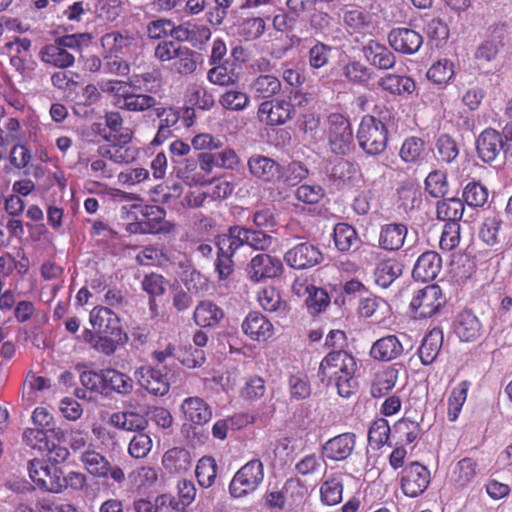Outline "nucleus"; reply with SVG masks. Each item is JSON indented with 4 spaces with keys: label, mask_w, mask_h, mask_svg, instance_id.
Wrapping results in <instances>:
<instances>
[{
    "label": "nucleus",
    "mask_w": 512,
    "mask_h": 512,
    "mask_svg": "<svg viewBox=\"0 0 512 512\" xmlns=\"http://www.w3.org/2000/svg\"><path fill=\"white\" fill-rule=\"evenodd\" d=\"M357 370V360L352 353L345 349L331 350L319 364L318 378L326 385L333 384L340 397L349 398L359 387Z\"/></svg>",
    "instance_id": "f257e3e1"
},
{
    "label": "nucleus",
    "mask_w": 512,
    "mask_h": 512,
    "mask_svg": "<svg viewBox=\"0 0 512 512\" xmlns=\"http://www.w3.org/2000/svg\"><path fill=\"white\" fill-rule=\"evenodd\" d=\"M357 140L365 153L379 155L386 149L388 129L381 120L372 115H365L358 127Z\"/></svg>",
    "instance_id": "f03ea898"
},
{
    "label": "nucleus",
    "mask_w": 512,
    "mask_h": 512,
    "mask_svg": "<svg viewBox=\"0 0 512 512\" xmlns=\"http://www.w3.org/2000/svg\"><path fill=\"white\" fill-rule=\"evenodd\" d=\"M446 302V297L440 286L430 284L414 293L409 308L413 318L427 319L439 314Z\"/></svg>",
    "instance_id": "7ed1b4c3"
},
{
    "label": "nucleus",
    "mask_w": 512,
    "mask_h": 512,
    "mask_svg": "<svg viewBox=\"0 0 512 512\" xmlns=\"http://www.w3.org/2000/svg\"><path fill=\"white\" fill-rule=\"evenodd\" d=\"M263 480V462L258 458L252 459L234 474L229 484V493L234 498L245 497L256 491Z\"/></svg>",
    "instance_id": "20e7f679"
},
{
    "label": "nucleus",
    "mask_w": 512,
    "mask_h": 512,
    "mask_svg": "<svg viewBox=\"0 0 512 512\" xmlns=\"http://www.w3.org/2000/svg\"><path fill=\"white\" fill-rule=\"evenodd\" d=\"M133 131L125 128L120 134L113 136L111 144L100 146L98 153L117 164H130L139 156V150L132 143Z\"/></svg>",
    "instance_id": "39448f33"
},
{
    "label": "nucleus",
    "mask_w": 512,
    "mask_h": 512,
    "mask_svg": "<svg viewBox=\"0 0 512 512\" xmlns=\"http://www.w3.org/2000/svg\"><path fill=\"white\" fill-rule=\"evenodd\" d=\"M328 141L331 150L338 155L347 154L353 143V131L349 120L340 113L328 117Z\"/></svg>",
    "instance_id": "423d86ee"
},
{
    "label": "nucleus",
    "mask_w": 512,
    "mask_h": 512,
    "mask_svg": "<svg viewBox=\"0 0 512 512\" xmlns=\"http://www.w3.org/2000/svg\"><path fill=\"white\" fill-rule=\"evenodd\" d=\"M430 482L429 469L418 461L409 463L401 472L400 488L407 497L415 498L422 495Z\"/></svg>",
    "instance_id": "0eeeda50"
},
{
    "label": "nucleus",
    "mask_w": 512,
    "mask_h": 512,
    "mask_svg": "<svg viewBox=\"0 0 512 512\" xmlns=\"http://www.w3.org/2000/svg\"><path fill=\"white\" fill-rule=\"evenodd\" d=\"M79 460L87 473L93 477L107 478L110 475V477L118 483H121L125 479L124 472L120 467H112L109 460L104 455L91 447L81 452Z\"/></svg>",
    "instance_id": "6e6552de"
},
{
    "label": "nucleus",
    "mask_w": 512,
    "mask_h": 512,
    "mask_svg": "<svg viewBox=\"0 0 512 512\" xmlns=\"http://www.w3.org/2000/svg\"><path fill=\"white\" fill-rule=\"evenodd\" d=\"M283 271L282 261L267 253L255 255L246 267L247 278L253 283L280 277Z\"/></svg>",
    "instance_id": "1a4fd4ad"
},
{
    "label": "nucleus",
    "mask_w": 512,
    "mask_h": 512,
    "mask_svg": "<svg viewBox=\"0 0 512 512\" xmlns=\"http://www.w3.org/2000/svg\"><path fill=\"white\" fill-rule=\"evenodd\" d=\"M283 259L289 267L305 270L319 265L323 261V254L314 244L301 242L288 249Z\"/></svg>",
    "instance_id": "9d476101"
},
{
    "label": "nucleus",
    "mask_w": 512,
    "mask_h": 512,
    "mask_svg": "<svg viewBox=\"0 0 512 512\" xmlns=\"http://www.w3.org/2000/svg\"><path fill=\"white\" fill-rule=\"evenodd\" d=\"M138 38L128 30H113L100 38L103 53L108 57L130 55L137 47Z\"/></svg>",
    "instance_id": "9b49d317"
},
{
    "label": "nucleus",
    "mask_w": 512,
    "mask_h": 512,
    "mask_svg": "<svg viewBox=\"0 0 512 512\" xmlns=\"http://www.w3.org/2000/svg\"><path fill=\"white\" fill-rule=\"evenodd\" d=\"M250 174L263 183L278 184L284 177V166L261 154H254L247 162Z\"/></svg>",
    "instance_id": "f8f14e48"
},
{
    "label": "nucleus",
    "mask_w": 512,
    "mask_h": 512,
    "mask_svg": "<svg viewBox=\"0 0 512 512\" xmlns=\"http://www.w3.org/2000/svg\"><path fill=\"white\" fill-rule=\"evenodd\" d=\"M293 113V104L285 99L263 101L257 111L259 120L269 126L285 124L292 118Z\"/></svg>",
    "instance_id": "ddd939ff"
},
{
    "label": "nucleus",
    "mask_w": 512,
    "mask_h": 512,
    "mask_svg": "<svg viewBox=\"0 0 512 512\" xmlns=\"http://www.w3.org/2000/svg\"><path fill=\"white\" fill-rule=\"evenodd\" d=\"M97 332L101 336L99 337L97 352L106 356L114 354L119 346L128 342V335L123 330L117 314L109 321V324H105Z\"/></svg>",
    "instance_id": "4468645a"
},
{
    "label": "nucleus",
    "mask_w": 512,
    "mask_h": 512,
    "mask_svg": "<svg viewBox=\"0 0 512 512\" xmlns=\"http://www.w3.org/2000/svg\"><path fill=\"white\" fill-rule=\"evenodd\" d=\"M141 218L135 223L137 230L146 234H157L168 232L167 222L165 221L166 212L163 208L156 205H134Z\"/></svg>",
    "instance_id": "2eb2a0df"
},
{
    "label": "nucleus",
    "mask_w": 512,
    "mask_h": 512,
    "mask_svg": "<svg viewBox=\"0 0 512 512\" xmlns=\"http://www.w3.org/2000/svg\"><path fill=\"white\" fill-rule=\"evenodd\" d=\"M388 43L394 51L404 55H412L422 47L423 36L414 29L397 27L388 33Z\"/></svg>",
    "instance_id": "dca6fc26"
},
{
    "label": "nucleus",
    "mask_w": 512,
    "mask_h": 512,
    "mask_svg": "<svg viewBox=\"0 0 512 512\" xmlns=\"http://www.w3.org/2000/svg\"><path fill=\"white\" fill-rule=\"evenodd\" d=\"M356 445V435L345 432L328 439L321 447L322 457L330 461L340 462L348 459Z\"/></svg>",
    "instance_id": "f3484780"
},
{
    "label": "nucleus",
    "mask_w": 512,
    "mask_h": 512,
    "mask_svg": "<svg viewBox=\"0 0 512 512\" xmlns=\"http://www.w3.org/2000/svg\"><path fill=\"white\" fill-rule=\"evenodd\" d=\"M134 375L138 384L151 395L164 396L169 392L170 383L167 375L152 366H141Z\"/></svg>",
    "instance_id": "a211bd4d"
},
{
    "label": "nucleus",
    "mask_w": 512,
    "mask_h": 512,
    "mask_svg": "<svg viewBox=\"0 0 512 512\" xmlns=\"http://www.w3.org/2000/svg\"><path fill=\"white\" fill-rule=\"evenodd\" d=\"M403 354V343L395 334H388L377 339L369 350V356L378 362H391Z\"/></svg>",
    "instance_id": "6ab92c4d"
},
{
    "label": "nucleus",
    "mask_w": 512,
    "mask_h": 512,
    "mask_svg": "<svg viewBox=\"0 0 512 512\" xmlns=\"http://www.w3.org/2000/svg\"><path fill=\"white\" fill-rule=\"evenodd\" d=\"M29 477L34 485L43 492L56 494V491L50 489L51 483L63 474L61 468H51L44 464L41 459L34 458L28 462Z\"/></svg>",
    "instance_id": "aec40b11"
},
{
    "label": "nucleus",
    "mask_w": 512,
    "mask_h": 512,
    "mask_svg": "<svg viewBox=\"0 0 512 512\" xmlns=\"http://www.w3.org/2000/svg\"><path fill=\"white\" fill-rule=\"evenodd\" d=\"M243 333L252 341L266 342L274 334V326L262 313H248L241 325Z\"/></svg>",
    "instance_id": "412c9836"
},
{
    "label": "nucleus",
    "mask_w": 512,
    "mask_h": 512,
    "mask_svg": "<svg viewBox=\"0 0 512 512\" xmlns=\"http://www.w3.org/2000/svg\"><path fill=\"white\" fill-rule=\"evenodd\" d=\"M407 235L408 227L404 223L382 224L379 230L378 246L387 252H397L404 246Z\"/></svg>",
    "instance_id": "4be33fe9"
},
{
    "label": "nucleus",
    "mask_w": 512,
    "mask_h": 512,
    "mask_svg": "<svg viewBox=\"0 0 512 512\" xmlns=\"http://www.w3.org/2000/svg\"><path fill=\"white\" fill-rule=\"evenodd\" d=\"M478 157L485 163L493 162L501 151L504 152L503 137L493 128L483 130L476 141Z\"/></svg>",
    "instance_id": "5701e85b"
},
{
    "label": "nucleus",
    "mask_w": 512,
    "mask_h": 512,
    "mask_svg": "<svg viewBox=\"0 0 512 512\" xmlns=\"http://www.w3.org/2000/svg\"><path fill=\"white\" fill-rule=\"evenodd\" d=\"M489 39L480 43L475 51V59L482 62H491L496 59L499 48L504 45L507 36L504 24H495L489 27Z\"/></svg>",
    "instance_id": "b1692460"
},
{
    "label": "nucleus",
    "mask_w": 512,
    "mask_h": 512,
    "mask_svg": "<svg viewBox=\"0 0 512 512\" xmlns=\"http://www.w3.org/2000/svg\"><path fill=\"white\" fill-rule=\"evenodd\" d=\"M453 327L462 342H474L483 332L481 321L470 309H464L456 316Z\"/></svg>",
    "instance_id": "393cba45"
},
{
    "label": "nucleus",
    "mask_w": 512,
    "mask_h": 512,
    "mask_svg": "<svg viewBox=\"0 0 512 512\" xmlns=\"http://www.w3.org/2000/svg\"><path fill=\"white\" fill-rule=\"evenodd\" d=\"M343 23L346 30L351 34L365 36L373 29V15L365 9L353 6L343 13Z\"/></svg>",
    "instance_id": "a878e982"
},
{
    "label": "nucleus",
    "mask_w": 512,
    "mask_h": 512,
    "mask_svg": "<svg viewBox=\"0 0 512 512\" xmlns=\"http://www.w3.org/2000/svg\"><path fill=\"white\" fill-rule=\"evenodd\" d=\"M442 268V259L435 251L422 253L412 270V276L417 281L428 282L434 280Z\"/></svg>",
    "instance_id": "bb28decb"
},
{
    "label": "nucleus",
    "mask_w": 512,
    "mask_h": 512,
    "mask_svg": "<svg viewBox=\"0 0 512 512\" xmlns=\"http://www.w3.org/2000/svg\"><path fill=\"white\" fill-rule=\"evenodd\" d=\"M343 491V474L341 472L331 473L320 484V501L325 506H336L343 500Z\"/></svg>",
    "instance_id": "cd10ccee"
},
{
    "label": "nucleus",
    "mask_w": 512,
    "mask_h": 512,
    "mask_svg": "<svg viewBox=\"0 0 512 512\" xmlns=\"http://www.w3.org/2000/svg\"><path fill=\"white\" fill-rule=\"evenodd\" d=\"M480 473L478 461L473 457H464L456 463L451 479L455 487L465 488L474 483Z\"/></svg>",
    "instance_id": "c85d7f7f"
},
{
    "label": "nucleus",
    "mask_w": 512,
    "mask_h": 512,
    "mask_svg": "<svg viewBox=\"0 0 512 512\" xmlns=\"http://www.w3.org/2000/svg\"><path fill=\"white\" fill-rule=\"evenodd\" d=\"M363 51L370 64L378 69L388 70L396 64L394 53L378 41L370 40Z\"/></svg>",
    "instance_id": "c756f323"
},
{
    "label": "nucleus",
    "mask_w": 512,
    "mask_h": 512,
    "mask_svg": "<svg viewBox=\"0 0 512 512\" xmlns=\"http://www.w3.org/2000/svg\"><path fill=\"white\" fill-rule=\"evenodd\" d=\"M443 339V331L440 328H433L424 336L417 351L423 365L428 366L436 360L442 347Z\"/></svg>",
    "instance_id": "7c9ffc66"
},
{
    "label": "nucleus",
    "mask_w": 512,
    "mask_h": 512,
    "mask_svg": "<svg viewBox=\"0 0 512 512\" xmlns=\"http://www.w3.org/2000/svg\"><path fill=\"white\" fill-rule=\"evenodd\" d=\"M103 376V394L108 395L111 392L126 395L133 390V380L127 374L116 369H102Z\"/></svg>",
    "instance_id": "2f4dec72"
},
{
    "label": "nucleus",
    "mask_w": 512,
    "mask_h": 512,
    "mask_svg": "<svg viewBox=\"0 0 512 512\" xmlns=\"http://www.w3.org/2000/svg\"><path fill=\"white\" fill-rule=\"evenodd\" d=\"M222 308L210 300L200 301L194 309L193 320L202 328L215 327L224 318Z\"/></svg>",
    "instance_id": "473e14b6"
},
{
    "label": "nucleus",
    "mask_w": 512,
    "mask_h": 512,
    "mask_svg": "<svg viewBox=\"0 0 512 512\" xmlns=\"http://www.w3.org/2000/svg\"><path fill=\"white\" fill-rule=\"evenodd\" d=\"M162 465L169 474H181L192 467V457L185 448L174 447L164 453Z\"/></svg>",
    "instance_id": "72a5a7b5"
},
{
    "label": "nucleus",
    "mask_w": 512,
    "mask_h": 512,
    "mask_svg": "<svg viewBox=\"0 0 512 512\" xmlns=\"http://www.w3.org/2000/svg\"><path fill=\"white\" fill-rule=\"evenodd\" d=\"M181 409L185 419L196 425H203L212 417L211 407L199 397L186 398L181 405Z\"/></svg>",
    "instance_id": "f704fd0d"
},
{
    "label": "nucleus",
    "mask_w": 512,
    "mask_h": 512,
    "mask_svg": "<svg viewBox=\"0 0 512 512\" xmlns=\"http://www.w3.org/2000/svg\"><path fill=\"white\" fill-rule=\"evenodd\" d=\"M235 34L244 41H255L266 31V21L262 17L251 16L240 18L234 25Z\"/></svg>",
    "instance_id": "c9c22d12"
},
{
    "label": "nucleus",
    "mask_w": 512,
    "mask_h": 512,
    "mask_svg": "<svg viewBox=\"0 0 512 512\" xmlns=\"http://www.w3.org/2000/svg\"><path fill=\"white\" fill-rule=\"evenodd\" d=\"M200 59V53L188 46L181 45L173 58L172 70L181 76L191 75L197 70Z\"/></svg>",
    "instance_id": "e433bc0d"
},
{
    "label": "nucleus",
    "mask_w": 512,
    "mask_h": 512,
    "mask_svg": "<svg viewBox=\"0 0 512 512\" xmlns=\"http://www.w3.org/2000/svg\"><path fill=\"white\" fill-rule=\"evenodd\" d=\"M401 274V263L395 258H387L377 263L374 280L379 287L388 288Z\"/></svg>",
    "instance_id": "4c0bfd02"
},
{
    "label": "nucleus",
    "mask_w": 512,
    "mask_h": 512,
    "mask_svg": "<svg viewBox=\"0 0 512 512\" xmlns=\"http://www.w3.org/2000/svg\"><path fill=\"white\" fill-rule=\"evenodd\" d=\"M281 81L271 74H261L250 84V91L255 99H269L281 91Z\"/></svg>",
    "instance_id": "58836bf2"
},
{
    "label": "nucleus",
    "mask_w": 512,
    "mask_h": 512,
    "mask_svg": "<svg viewBox=\"0 0 512 512\" xmlns=\"http://www.w3.org/2000/svg\"><path fill=\"white\" fill-rule=\"evenodd\" d=\"M32 154L26 143L16 142L10 149L4 172L15 173L25 169L31 162Z\"/></svg>",
    "instance_id": "ea45409f"
},
{
    "label": "nucleus",
    "mask_w": 512,
    "mask_h": 512,
    "mask_svg": "<svg viewBox=\"0 0 512 512\" xmlns=\"http://www.w3.org/2000/svg\"><path fill=\"white\" fill-rule=\"evenodd\" d=\"M212 66L207 72V79L210 83L219 86H230L237 81L238 74L235 72L233 62L226 60Z\"/></svg>",
    "instance_id": "a19ab883"
},
{
    "label": "nucleus",
    "mask_w": 512,
    "mask_h": 512,
    "mask_svg": "<svg viewBox=\"0 0 512 512\" xmlns=\"http://www.w3.org/2000/svg\"><path fill=\"white\" fill-rule=\"evenodd\" d=\"M379 86L394 95L412 94L416 89L415 81L408 76L387 74L379 80Z\"/></svg>",
    "instance_id": "79ce46f5"
},
{
    "label": "nucleus",
    "mask_w": 512,
    "mask_h": 512,
    "mask_svg": "<svg viewBox=\"0 0 512 512\" xmlns=\"http://www.w3.org/2000/svg\"><path fill=\"white\" fill-rule=\"evenodd\" d=\"M156 99L148 94L134 93L127 91L122 97L121 102L118 101L117 108L129 112H145L156 105Z\"/></svg>",
    "instance_id": "37998d69"
},
{
    "label": "nucleus",
    "mask_w": 512,
    "mask_h": 512,
    "mask_svg": "<svg viewBox=\"0 0 512 512\" xmlns=\"http://www.w3.org/2000/svg\"><path fill=\"white\" fill-rule=\"evenodd\" d=\"M470 386V381L463 380L452 389L447 403V418L450 422H455L458 419L466 402Z\"/></svg>",
    "instance_id": "c03bdc74"
},
{
    "label": "nucleus",
    "mask_w": 512,
    "mask_h": 512,
    "mask_svg": "<svg viewBox=\"0 0 512 512\" xmlns=\"http://www.w3.org/2000/svg\"><path fill=\"white\" fill-rule=\"evenodd\" d=\"M248 239V228L241 225H234L228 228L226 234L218 238L217 245H221V249L227 247L230 252L235 254L239 249L247 246Z\"/></svg>",
    "instance_id": "a18cd8bd"
},
{
    "label": "nucleus",
    "mask_w": 512,
    "mask_h": 512,
    "mask_svg": "<svg viewBox=\"0 0 512 512\" xmlns=\"http://www.w3.org/2000/svg\"><path fill=\"white\" fill-rule=\"evenodd\" d=\"M454 74V63L449 59H440L430 66L426 77L439 88H445Z\"/></svg>",
    "instance_id": "49530a36"
},
{
    "label": "nucleus",
    "mask_w": 512,
    "mask_h": 512,
    "mask_svg": "<svg viewBox=\"0 0 512 512\" xmlns=\"http://www.w3.org/2000/svg\"><path fill=\"white\" fill-rule=\"evenodd\" d=\"M41 59L47 64L62 69L72 66L75 62L74 55L58 46L55 42L42 49Z\"/></svg>",
    "instance_id": "de8ad7c7"
},
{
    "label": "nucleus",
    "mask_w": 512,
    "mask_h": 512,
    "mask_svg": "<svg viewBox=\"0 0 512 512\" xmlns=\"http://www.w3.org/2000/svg\"><path fill=\"white\" fill-rule=\"evenodd\" d=\"M464 202L459 198H447L439 201L436 206V214L439 220L448 222H458L462 219L464 213Z\"/></svg>",
    "instance_id": "09e8293b"
},
{
    "label": "nucleus",
    "mask_w": 512,
    "mask_h": 512,
    "mask_svg": "<svg viewBox=\"0 0 512 512\" xmlns=\"http://www.w3.org/2000/svg\"><path fill=\"white\" fill-rule=\"evenodd\" d=\"M502 224L503 221L498 215L485 217L478 230L479 239L490 247L499 244Z\"/></svg>",
    "instance_id": "8fccbe9b"
},
{
    "label": "nucleus",
    "mask_w": 512,
    "mask_h": 512,
    "mask_svg": "<svg viewBox=\"0 0 512 512\" xmlns=\"http://www.w3.org/2000/svg\"><path fill=\"white\" fill-rule=\"evenodd\" d=\"M178 500L169 496L167 504L176 512H185V509L192 504L196 497V487L190 480H180L177 485Z\"/></svg>",
    "instance_id": "3c124183"
},
{
    "label": "nucleus",
    "mask_w": 512,
    "mask_h": 512,
    "mask_svg": "<svg viewBox=\"0 0 512 512\" xmlns=\"http://www.w3.org/2000/svg\"><path fill=\"white\" fill-rule=\"evenodd\" d=\"M109 421L112 426L127 431H142L147 426V420L136 412H116Z\"/></svg>",
    "instance_id": "603ef678"
},
{
    "label": "nucleus",
    "mask_w": 512,
    "mask_h": 512,
    "mask_svg": "<svg viewBox=\"0 0 512 512\" xmlns=\"http://www.w3.org/2000/svg\"><path fill=\"white\" fill-rule=\"evenodd\" d=\"M218 466L212 456H203L197 462L195 475L198 484L203 488H210L214 485L217 477Z\"/></svg>",
    "instance_id": "864d4df0"
},
{
    "label": "nucleus",
    "mask_w": 512,
    "mask_h": 512,
    "mask_svg": "<svg viewBox=\"0 0 512 512\" xmlns=\"http://www.w3.org/2000/svg\"><path fill=\"white\" fill-rule=\"evenodd\" d=\"M399 155L405 163H417L424 159L425 142L423 139L411 136L404 140Z\"/></svg>",
    "instance_id": "5fc2aeb1"
},
{
    "label": "nucleus",
    "mask_w": 512,
    "mask_h": 512,
    "mask_svg": "<svg viewBox=\"0 0 512 512\" xmlns=\"http://www.w3.org/2000/svg\"><path fill=\"white\" fill-rule=\"evenodd\" d=\"M333 239L340 252H348L358 241L356 229L348 223H337L334 227Z\"/></svg>",
    "instance_id": "6e6d98bb"
},
{
    "label": "nucleus",
    "mask_w": 512,
    "mask_h": 512,
    "mask_svg": "<svg viewBox=\"0 0 512 512\" xmlns=\"http://www.w3.org/2000/svg\"><path fill=\"white\" fill-rule=\"evenodd\" d=\"M398 371L392 368H386L383 371L376 373L371 393L373 397H382L391 391L397 382Z\"/></svg>",
    "instance_id": "4d7b16f0"
},
{
    "label": "nucleus",
    "mask_w": 512,
    "mask_h": 512,
    "mask_svg": "<svg viewBox=\"0 0 512 512\" xmlns=\"http://www.w3.org/2000/svg\"><path fill=\"white\" fill-rule=\"evenodd\" d=\"M87 485V477L85 474L78 471H69L65 476L63 474L60 479H56L54 484L51 483L50 489L60 494L67 489L80 491Z\"/></svg>",
    "instance_id": "13d9d810"
},
{
    "label": "nucleus",
    "mask_w": 512,
    "mask_h": 512,
    "mask_svg": "<svg viewBox=\"0 0 512 512\" xmlns=\"http://www.w3.org/2000/svg\"><path fill=\"white\" fill-rule=\"evenodd\" d=\"M449 190L447 174L441 170L431 171L425 179V191L434 198L444 197Z\"/></svg>",
    "instance_id": "bf43d9fd"
},
{
    "label": "nucleus",
    "mask_w": 512,
    "mask_h": 512,
    "mask_svg": "<svg viewBox=\"0 0 512 512\" xmlns=\"http://www.w3.org/2000/svg\"><path fill=\"white\" fill-rule=\"evenodd\" d=\"M390 426L386 419L379 418L372 422L368 431V443L374 449H380L389 440Z\"/></svg>",
    "instance_id": "052dcab7"
},
{
    "label": "nucleus",
    "mask_w": 512,
    "mask_h": 512,
    "mask_svg": "<svg viewBox=\"0 0 512 512\" xmlns=\"http://www.w3.org/2000/svg\"><path fill=\"white\" fill-rule=\"evenodd\" d=\"M126 3L124 0H96L95 12L100 18L113 22L125 12Z\"/></svg>",
    "instance_id": "680f3d73"
},
{
    "label": "nucleus",
    "mask_w": 512,
    "mask_h": 512,
    "mask_svg": "<svg viewBox=\"0 0 512 512\" xmlns=\"http://www.w3.org/2000/svg\"><path fill=\"white\" fill-rule=\"evenodd\" d=\"M187 102L202 110H209L214 106V97L205 87L192 84L186 92Z\"/></svg>",
    "instance_id": "e2e57ef3"
},
{
    "label": "nucleus",
    "mask_w": 512,
    "mask_h": 512,
    "mask_svg": "<svg viewBox=\"0 0 512 512\" xmlns=\"http://www.w3.org/2000/svg\"><path fill=\"white\" fill-rule=\"evenodd\" d=\"M129 86L147 93H156L161 87L160 73L153 71L134 74L129 80Z\"/></svg>",
    "instance_id": "0e129e2a"
},
{
    "label": "nucleus",
    "mask_w": 512,
    "mask_h": 512,
    "mask_svg": "<svg viewBox=\"0 0 512 512\" xmlns=\"http://www.w3.org/2000/svg\"><path fill=\"white\" fill-rule=\"evenodd\" d=\"M462 197L470 207H483L488 200V190L482 184L472 181L465 186Z\"/></svg>",
    "instance_id": "69168bd1"
},
{
    "label": "nucleus",
    "mask_w": 512,
    "mask_h": 512,
    "mask_svg": "<svg viewBox=\"0 0 512 512\" xmlns=\"http://www.w3.org/2000/svg\"><path fill=\"white\" fill-rule=\"evenodd\" d=\"M331 54L332 47L330 45L316 41L308 51L309 67L313 70L325 67L329 63Z\"/></svg>",
    "instance_id": "338daca9"
},
{
    "label": "nucleus",
    "mask_w": 512,
    "mask_h": 512,
    "mask_svg": "<svg viewBox=\"0 0 512 512\" xmlns=\"http://www.w3.org/2000/svg\"><path fill=\"white\" fill-rule=\"evenodd\" d=\"M460 240V224L458 222L445 223L439 241L440 249L446 252H450L459 246Z\"/></svg>",
    "instance_id": "774afa93"
}]
</instances>
